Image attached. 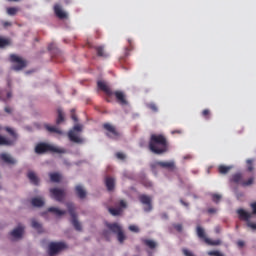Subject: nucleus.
I'll use <instances>...</instances> for the list:
<instances>
[{"label": "nucleus", "mask_w": 256, "mask_h": 256, "mask_svg": "<svg viewBox=\"0 0 256 256\" xmlns=\"http://www.w3.org/2000/svg\"><path fill=\"white\" fill-rule=\"evenodd\" d=\"M196 235L198 239H201L203 242L206 243V245H211L213 247L217 245H221V240H211L207 238V234L205 233V229L201 226L196 227Z\"/></svg>", "instance_id": "nucleus-5"}, {"label": "nucleus", "mask_w": 256, "mask_h": 256, "mask_svg": "<svg viewBox=\"0 0 256 256\" xmlns=\"http://www.w3.org/2000/svg\"><path fill=\"white\" fill-rule=\"evenodd\" d=\"M162 219H169V216L167 215V213L162 214Z\"/></svg>", "instance_id": "nucleus-55"}, {"label": "nucleus", "mask_w": 256, "mask_h": 256, "mask_svg": "<svg viewBox=\"0 0 256 256\" xmlns=\"http://www.w3.org/2000/svg\"><path fill=\"white\" fill-rule=\"evenodd\" d=\"M54 13L58 19H67V14L59 4L54 5Z\"/></svg>", "instance_id": "nucleus-16"}, {"label": "nucleus", "mask_w": 256, "mask_h": 256, "mask_svg": "<svg viewBox=\"0 0 256 256\" xmlns=\"http://www.w3.org/2000/svg\"><path fill=\"white\" fill-rule=\"evenodd\" d=\"M50 195L52 199H55V201H58L59 203H63L65 201L66 192L63 189L60 188H51L50 189Z\"/></svg>", "instance_id": "nucleus-13"}, {"label": "nucleus", "mask_w": 256, "mask_h": 256, "mask_svg": "<svg viewBox=\"0 0 256 256\" xmlns=\"http://www.w3.org/2000/svg\"><path fill=\"white\" fill-rule=\"evenodd\" d=\"M11 96H12L11 92H8V93H7V98H8V99H11Z\"/></svg>", "instance_id": "nucleus-57"}, {"label": "nucleus", "mask_w": 256, "mask_h": 256, "mask_svg": "<svg viewBox=\"0 0 256 256\" xmlns=\"http://www.w3.org/2000/svg\"><path fill=\"white\" fill-rule=\"evenodd\" d=\"M117 239L121 244L125 242V240L127 239V236H125V233L123 232V230L117 234Z\"/></svg>", "instance_id": "nucleus-36"}, {"label": "nucleus", "mask_w": 256, "mask_h": 256, "mask_svg": "<svg viewBox=\"0 0 256 256\" xmlns=\"http://www.w3.org/2000/svg\"><path fill=\"white\" fill-rule=\"evenodd\" d=\"M7 15H10L11 17L17 15L19 13V8L17 7H9L6 10Z\"/></svg>", "instance_id": "nucleus-32"}, {"label": "nucleus", "mask_w": 256, "mask_h": 256, "mask_svg": "<svg viewBox=\"0 0 256 256\" xmlns=\"http://www.w3.org/2000/svg\"><path fill=\"white\" fill-rule=\"evenodd\" d=\"M97 87L100 91H103V93H105V101L107 103H111V97L114 96L117 103H119L120 105H127V96L125 95V92L121 90L113 91V89H111V87H109L106 82L101 80L97 82Z\"/></svg>", "instance_id": "nucleus-2"}, {"label": "nucleus", "mask_w": 256, "mask_h": 256, "mask_svg": "<svg viewBox=\"0 0 256 256\" xmlns=\"http://www.w3.org/2000/svg\"><path fill=\"white\" fill-rule=\"evenodd\" d=\"M83 131V126L76 124L72 130L68 132V138L72 143L81 144L84 142L83 138L79 136V133Z\"/></svg>", "instance_id": "nucleus-6"}, {"label": "nucleus", "mask_w": 256, "mask_h": 256, "mask_svg": "<svg viewBox=\"0 0 256 256\" xmlns=\"http://www.w3.org/2000/svg\"><path fill=\"white\" fill-rule=\"evenodd\" d=\"M116 157H117V159H120L121 161H123L125 159V154H123L121 152H117Z\"/></svg>", "instance_id": "nucleus-44"}, {"label": "nucleus", "mask_w": 256, "mask_h": 256, "mask_svg": "<svg viewBox=\"0 0 256 256\" xmlns=\"http://www.w3.org/2000/svg\"><path fill=\"white\" fill-rule=\"evenodd\" d=\"M148 147L154 155H165L169 151V141L163 134H152Z\"/></svg>", "instance_id": "nucleus-1"}, {"label": "nucleus", "mask_w": 256, "mask_h": 256, "mask_svg": "<svg viewBox=\"0 0 256 256\" xmlns=\"http://www.w3.org/2000/svg\"><path fill=\"white\" fill-rule=\"evenodd\" d=\"M253 163H255L254 159H248L246 161L247 171H249V173H251L255 169V167L253 166Z\"/></svg>", "instance_id": "nucleus-35"}, {"label": "nucleus", "mask_w": 256, "mask_h": 256, "mask_svg": "<svg viewBox=\"0 0 256 256\" xmlns=\"http://www.w3.org/2000/svg\"><path fill=\"white\" fill-rule=\"evenodd\" d=\"M98 57H109V54L105 53V47L104 46H96L94 47Z\"/></svg>", "instance_id": "nucleus-26"}, {"label": "nucleus", "mask_w": 256, "mask_h": 256, "mask_svg": "<svg viewBox=\"0 0 256 256\" xmlns=\"http://www.w3.org/2000/svg\"><path fill=\"white\" fill-rule=\"evenodd\" d=\"M50 181L52 183H59L61 181V175L59 173H50Z\"/></svg>", "instance_id": "nucleus-33"}, {"label": "nucleus", "mask_w": 256, "mask_h": 256, "mask_svg": "<svg viewBox=\"0 0 256 256\" xmlns=\"http://www.w3.org/2000/svg\"><path fill=\"white\" fill-rule=\"evenodd\" d=\"M232 183H241L243 182V176L239 173L234 174L231 178Z\"/></svg>", "instance_id": "nucleus-34"}, {"label": "nucleus", "mask_w": 256, "mask_h": 256, "mask_svg": "<svg viewBox=\"0 0 256 256\" xmlns=\"http://www.w3.org/2000/svg\"><path fill=\"white\" fill-rule=\"evenodd\" d=\"M152 170H155L157 167H161L162 169H168L169 171H173L175 169V161H155L150 164Z\"/></svg>", "instance_id": "nucleus-10"}, {"label": "nucleus", "mask_w": 256, "mask_h": 256, "mask_svg": "<svg viewBox=\"0 0 256 256\" xmlns=\"http://www.w3.org/2000/svg\"><path fill=\"white\" fill-rule=\"evenodd\" d=\"M2 25L4 28H7V27H11V25H13V24L9 21H4V22H2Z\"/></svg>", "instance_id": "nucleus-49"}, {"label": "nucleus", "mask_w": 256, "mask_h": 256, "mask_svg": "<svg viewBox=\"0 0 256 256\" xmlns=\"http://www.w3.org/2000/svg\"><path fill=\"white\" fill-rule=\"evenodd\" d=\"M75 191H76V195H77V197H79V199H85V197H87V191H85V189H83V186L77 185L75 187Z\"/></svg>", "instance_id": "nucleus-21"}, {"label": "nucleus", "mask_w": 256, "mask_h": 256, "mask_svg": "<svg viewBox=\"0 0 256 256\" xmlns=\"http://www.w3.org/2000/svg\"><path fill=\"white\" fill-rule=\"evenodd\" d=\"M103 129H105L106 135L109 137V139H119L121 137V134L119 131H117V128L115 126L111 125L110 123H104Z\"/></svg>", "instance_id": "nucleus-11"}, {"label": "nucleus", "mask_w": 256, "mask_h": 256, "mask_svg": "<svg viewBox=\"0 0 256 256\" xmlns=\"http://www.w3.org/2000/svg\"><path fill=\"white\" fill-rule=\"evenodd\" d=\"M27 177L33 185H39V177H37V174H35V172H28Z\"/></svg>", "instance_id": "nucleus-23"}, {"label": "nucleus", "mask_w": 256, "mask_h": 256, "mask_svg": "<svg viewBox=\"0 0 256 256\" xmlns=\"http://www.w3.org/2000/svg\"><path fill=\"white\" fill-rule=\"evenodd\" d=\"M208 213H217V210L214 208H209Z\"/></svg>", "instance_id": "nucleus-54"}, {"label": "nucleus", "mask_w": 256, "mask_h": 256, "mask_svg": "<svg viewBox=\"0 0 256 256\" xmlns=\"http://www.w3.org/2000/svg\"><path fill=\"white\" fill-rule=\"evenodd\" d=\"M182 253L185 256H195V254H193V252L189 251L188 249H183Z\"/></svg>", "instance_id": "nucleus-43"}, {"label": "nucleus", "mask_w": 256, "mask_h": 256, "mask_svg": "<svg viewBox=\"0 0 256 256\" xmlns=\"http://www.w3.org/2000/svg\"><path fill=\"white\" fill-rule=\"evenodd\" d=\"M139 200L142 203V205L147 206L144 208V211H146V213H149V211L153 209V206L151 205V197L143 194V195H140Z\"/></svg>", "instance_id": "nucleus-14"}, {"label": "nucleus", "mask_w": 256, "mask_h": 256, "mask_svg": "<svg viewBox=\"0 0 256 256\" xmlns=\"http://www.w3.org/2000/svg\"><path fill=\"white\" fill-rule=\"evenodd\" d=\"M237 245H238V247H245V242H243L242 240H239L237 242Z\"/></svg>", "instance_id": "nucleus-52"}, {"label": "nucleus", "mask_w": 256, "mask_h": 256, "mask_svg": "<svg viewBox=\"0 0 256 256\" xmlns=\"http://www.w3.org/2000/svg\"><path fill=\"white\" fill-rule=\"evenodd\" d=\"M45 129L48 130L49 133H56L57 135H63V131H61L56 126H50L49 124H46Z\"/></svg>", "instance_id": "nucleus-25"}, {"label": "nucleus", "mask_w": 256, "mask_h": 256, "mask_svg": "<svg viewBox=\"0 0 256 256\" xmlns=\"http://www.w3.org/2000/svg\"><path fill=\"white\" fill-rule=\"evenodd\" d=\"M66 207L68 209V213L70 214L72 220V225L76 229V231H82L81 223L77 220V213L75 212V204L68 202L66 203Z\"/></svg>", "instance_id": "nucleus-7"}, {"label": "nucleus", "mask_w": 256, "mask_h": 256, "mask_svg": "<svg viewBox=\"0 0 256 256\" xmlns=\"http://www.w3.org/2000/svg\"><path fill=\"white\" fill-rule=\"evenodd\" d=\"M57 113L58 117L56 119V125H61V123L65 121V114L63 113V110L61 108L57 110Z\"/></svg>", "instance_id": "nucleus-27"}, {"label": "nucleus", "mask_w": 256, "mask_h": 256, "mask_svg": "<svg viewBox=\"0 0 256 256\" xmlns=\"http://www.w3.org/2000/svg\"><path fill=\"white\" fill-rule=\"evenodd\" d=\"M209 256H224L223 253L217 251V250H214V251H209L207 253Z\"/></svg>", "instance_id": "nucleus-39"}, {"label": "nucleus", "mask_w": 256, "mask_h": 256, "mask_svg": "<svg viewBox=\"0 0 256 256\" xmlns=\"http://www.w3.org/2000/svg\"><path fill=\"white\" fill-rule=\"evenodd\" d=\"M255 181V178L251 177L247 181L242 182V187H249L250 185H253Z\"/></svg>", "instance_id": "nucleus-38"}, {"label": "nucleus", "mask_w": 256, "mask_h": 256, "mask_svg": "<svg viewBox=\"0 0 256 256\" xmlns=\"http://www.w3.org/2000/svg\"><path fill=\"white\" fill-rule=\"evenodd\" d=\"M231 169H233V167L231 166H225V165L218 166V171L220 175H227V173H229Z\"/></svg>", "instance_id": "nucleus-28"}, {"label": "nucleus", "mask_w": 256, "mask_h": 256, "mask_svg": "<svg viewBox=\"0 0 256 256\" xmlns=\"http://www.w3.org/2000/svg\"><path fill=\"white\" fill-rule=\"evenodd\" d=\"M31 203L33 207H43V205H45V200L41 197H35L32 198Z\"/></svg>", "instance_id": "nucleus-24"}, {"label": "nucleus", "mask_w": 256, "mask_h": 256, "mask_svg": "<svg viewBox=\"0 0 256 256\" xmlns=\"http://www.w3.org/2000/svg\"><path fill=\"white\" fill-rule=\"evenodd\" d=\"M63 249H67V244L64 242H51L49 244V255H57V253H60Z\"/></svg>", "instance_id": "nucleus-12"}, {"label": "nucleus", "mask_w": 256, "mask_h": 256, "mask_svg": "<svg viewBox=\"0 0 256 256\" xmlns=\"http://www.w3.org/2000/svg\"><path fill=\"white\" fill-rule=\"evenodd\" d=\"M119 205H120L119 209H125L127 207V202H125L124 200H121L119 202Z\"/></svg>", "instance_id": "nucleus-45"}, {"label": "nucleus", "mask_w": 256, "mask_h": 256, "mask_svg": "<svg viewBox=\"0 0 256 256\" xmlns=\"http://www.w3.org/2000/svg\"><path fill=\"white\" fill-rule=\"evenodd\" d=\"M4 111H5V113H9V114L13 113V109H11V107H9V106L5 107Z\"/></svg>", "instance_id": "nucleus-51"}, {"label": "nucleus", "mask_w": 256, "mask_h": 256, "mask_svg": "<svg viewBox=\"0 0 256 256\" xmlns=\"http://www.w3.org/2000/svg\"><path fill=\"white\" fill-rule=\"evenodd\" d=\"M202 117H204V119H206V120L211 119V110L210 109H204L202 111Z\"/></svg>", "instance_id": "nucleus-37"}, {"label": "nucleus", "mask_w": 256, "mask_h": 256, "mask_svg": "<svg viewBox=\"0 0 256 256\" xmlns=\"http://www.w3.org/2000/svg\"><path fill=\"white\" fill-rule=\"evenodd\" d=\"M7 1H9L10 3H19V1L21 0H7Z\"/></svg>", "instance_id": "nucleus-56"}, {"label": "nucleus", "mask_w": 256, "mask_h": 256, "mask_svg": "<svg viewBox=\"0 0 256 256\" xmlns=\"http://www.w3.org/2000/svg\"><path fill=\"white\" fill-rule=\"evenodd\" d=\"M9 45H11L9 39L0 37V49H5V47H9Z\"/></svg>", "instance_id": "nucleus-29"}, {"label": "nucleus", "mask_w": 256, "mask_h": 256, "mask_svg": "<svg viewBox=\"0 0 256 256\" xmlns=\"http://www.w3.org/2000/svg\"><path fill=\"white\" fill-rule=\"evenodd\" d=\"M0 131H1V126H0Z\"/></svg>", "instance_id": "nucleus-62"}, {"label": "nucleus", "mask_w": 256, "mask_h": 256, "mask_svg": "<svg viewBox=\"0 0 256 256\" xmlns=\"http://www.w3.org/2000/svg\"><path fill=\"white\" fill-rule=\"evenodd\" d=\"M250 207L252 208V215H256V202H254V203H252L251 205H250Z\"/></svg>", "instance_id": "nucleus-46"}, {"label": "nucleus", "mask_w": 256, "mask_h": 256, "mask_svg": "<svg viewBox=\"0 0 256 256\" xmlns=\"http://www.w3.org/2000/svg\"><path fill=\"white\" fill-rule=\"evenodd\" d=\"M71 113V118L73 119V121L77 122V115H75V109H72Z\"/></svg>", "instance_id": "nucleus-48"}, {"label": "nucleus", "mask_w": 256, "mask_h": 256, "mask_svg": "<svg viewBox=\"0 0 256 256\" xmlns=\"http://www.w3.org/2000/svg\"><path fill=\"white\" fill-rule=\"evenodd\" d=\"M103 235H104V237H107V235H109V232L108 231H104Z\"/></svg>", "instance_id": "nucleus-58"}, {"label": "nucleus", "mask_w": 256, "mask_h": 256, "mask_svg": "<svg viewBox=\"0 0 256 256\" xmlns=\"http://www.w3.org/2000/svg\"><path fill=\"white\" fill-rule=\"evenodd\" d=\"M108 211L114 217H117V216L121 215V213H123V209H121V208H108Z\"/></svg>", "instance_id": "nucleus-30"}, {"label": "nucleus", "mask_w": 256, "mask_h": 256, "mask_svg": "<svg viewBox=\"0 0 256 256\" xmlns=\"http://www.w3.org/2000/svg\"><path fill=\"white\" fill-rule=\"evenodd\" d=\"M0 189H2V187L0 186Z\"/></svg>", "instance_id": "nucleus-63"}, {"label": "nucleus", "mask_w": 256, "mask_h": 256, "mask_svg": "<svg viewBox=\"0 0 256 256\" xmlns=\"http://www.w3.org/2000/svg\"><path fill=\"white\" fill-rule=\"evenodd\" d=\"M5 131L11 135L12 139L0 135V146L12 147V145H15V141H17V133L10 127H6Z\"/></svg>", "instance_id": "nucleus-4"}, {"label": "nucleus", "mask_w": 256, "mask_h": 256, "mask_svg": "<svg viewBox=\"0 0 256 256\" xmlns=\"http://www.w3.org/2000/svg\"><path fill=\"white\" fill-rule=\"evenodd\" d=\"M215 231H216V233H220L221 230L219 229V227H216Z\"/></svg>", "instance_id": "nucleus-59"}, {"label": "nucleus", "mask_w": 256, "mask_h": 256, "mask_svg": "<svg viewBox=\"0 0 256 256\" xmlns=\"http://www.w3.org/2000/svg\"><path fill=\"white\" fill-rule=\"evenodd\" d=\"M237 214L241 221H246L247 227H250V229L256 230V224L252 223L250 220L253 217L252 213H249L243 209H238Z\"/></svg>", "instance_id": "nucleus-9"}, {"label": "nucleus", "mask_w": 256, "mask_h": 256, "mask_svg": "<svg viewBox=\"0 0 256 256\" xmlns=\"http://www.w3.org/2000/svg\"><path fill=\"white\" fill-rule=\"evenodd\" d=\"M141 243L148 247V249H155L157 247V242L147 239V238H141Z\"/></svg>", "instance_id": "nucleus-20"}, {"label": "nucleus", "mask_w": 256, "mask_h": 256, "mask_svg": "<svg viewBox=\"0 0 256 256\" xmlns=\"http://www.w3.org/2000/svg\"><path fill=\"white\" fill-rule=\"evenodd\" d=\"M212 201H214V203H219L221 201V195L213 194L212 195Z\"/></svg>", "instance_id": "nucleus-40"}, {"label": "nucleus", "mask_w": 256, "mask_h": 256, "mask_svg": "<svg viewBox=\"0 0 256 256\" xmlns=\"http://www.w3.org/2000/svg\"><path fill=\"white\" fill-rule=\"evenodd\" d=\"M0 158L4 163H7V165H15V163H17V160H15L13 157H11V155L7 153H2Z\"/></svg>", "instance_id": "nucleus-18"}, {"label": "nucleus", "mask_w": 256, "mask_h": 256, "mask_svg": "<svg viewBox=\"0 0 256 256\" xmlns=\"http://www.w3.org/2000/svg\"><path fill=\"white\" fill-rule=\"evenodd\" d=\"M129 231H132L133 233H139V227L136 225H130Z\"/></svg>", "instance_id": "nucleus-42"}, {"label": "nucleus", "mask_w": 256, "mask_h": 256, "mask_svg": "<svg viewBox=\"0 0 256 256\" xmlns=\"http://www.w3.org/2000/svg\"><path fill=\"white\" fill-rule=\"evenodd\" d=\"M35 153L37 155H45V153H67L63 148H57L51 144L40 142L35 146Z\"/></svg>", "instance_id": "nucleus-3"}, {"label": "nucleus", "mask_w": 256, "mask_h": 256, "mask_svg": "<svg viewBox=\"0 0 256 256\" xmlns=\"http://www.w3.org/2000/svg\"><path fill=\"white\" fill-rule=\"evenodd\" d=\"M181 203H183L184 205H187V203H185V202H183V201H181Z\"/></svg>", "instance_id": "nucleus-61"}, {"label": "nucleus", "mask_w": 256, "mask_h": 256, "mask_svg": "<svg viewBox=\"0 0 256 256\" xmlns=\"http://www.w3.org/2000/svg\"><path fill=\"white\" fill-rule=\"evenodd\" d=\"M175 133H177L178 135H181L182 131L181 130L172 131V135H175Z\"/></svg>", "instance_id": "nucleus-53"}, {"label": "nucleus", "mask_w": 256, "mask_h": 256, "mask_svg": "<svg viewBox=\"0 0 256 256\" xmlns=\"http://www.w3.org/2000/svg\"><path fill=\"white\" fill-rule=\"evenodd\" d=\"M48 49H49V51H51V49H52V48H51V45H50V46H48Z\"/></svg>", "instance_id": "nucleus-60"}, {"label": "nucleus", "mask_w": 256, "mask_h": 256, "mask_svg": "<svg viewBox=\"0 0 256 256\" xmlns=\"http://www.w3.org/2000/svg\"><path fill=\"white\" fill-rule=\"evenodd\" d=\"M149 109H151V111L157 112V105H155V104H150V105H149Z\"/></svg>", "instance_id": "nucleus-50"}, {"label": "nucleus", "mask_w": 256, "mask_h": 256, "mask_svg": "<svg viewBox=\"0 0 256 256\" xmlns=\"http://www.w3.org/2000/svg\"><path fill=\"white\" fill-rule=\"evenodd\" d=\"M32 227L33 229H36L38 233H43V226H41V224L35 219L32 220Z\"/></svg>", "instance_id": "nucleus-31"}, {"label": "nucleus", "mask_w": 256, "mask_h": 256, "mask_svg": "<svg viewBox=\"0 0 256 256\" xmlns=\"http://www.w3.org/2000/svg\"><path fill=\"white\" fill-rule=\"evenodd\" d=\"M25 232V227L22 225H18L12 232H10L11 237L14 239H21L23 237V233Z\"/></svg>", "instance_id": "nucleus-15"}, {"label": "nucleus", "mask_w": 256, "mask_h": 256, "mask_svg": "<svg viewBox=\"0 0 256 256\" xmlns=\"http://www.w3.org/2000/svg\"><path fill=\"white\" fill-rule=\"evenodd\" d=\"M106 227L112 231V233H115V235H118L123 231V228L118 223H106Z\"/></svg>", "instance_id": "nucleus-17"}, {"label": "nucleus", "mask_w": 256, "mask_h": 256, "mask_svg": "<svg viewBox=\"0 0 256 256\" xmlns=\"http://www.w3.org/2000/svg\"><path fill=\"white\" fill-rule=\"evenodd\" d=\"M173 227L175 230L178 231V233H181V231H183V224H173Z\"/></svg>", "instance_id": "nucleus-41"}, {"label": "nucleus", "mask_w": 256, "mask_h": 256, "mask_svg": "<svg viewBox=\"0 0 256 256\" xmlns=\"http://www.w3.org/2000/svg\"><path fill=\"white\" fill-rule=\"evenodd\" d=\"M48 213H53L54 215H56V217H62V215L67 214V211L59 210V208L56 207H50L48 208Z\"/></svg>", "instance_id": "nucleus-22"}, {"label": "nucleus", "mask_w": 256, "mask_h": 256, "mask_svg": "<svg viewBox=\"0 0 256 256\" xmlns=\"http://www.w3.org/2000/svg\"><path fill=\"white\" fill-rule=\"evenodd\" d=\"M128 43H129V48H126V49H127V51H132V49H133V40L128 39Z\"/></svg>", "instance_id": "nucleus-47"}, {"label": "nucleus", "mask_w": 256, "mask_h": 256, "mask_svg": "<svg viewBox=\"0 0 256 256\" xmlns=\"http://www.w3.org/2000/svg\"><path fill=\"white\" fill-rule=\"evenodd\" d=\"M105 185H106L107 191H113L115 189V178L106 177L105 178Z\"/></svg>", "instance_id": "nucleus-19"}, {"label": "nucleus", "mask_w": 256, "mask_h": 256, "mask_svg": "<svg viewBox=\"0 0 256 256\" xmlns=\"http://www.w3.org/2000/svg\"><path fill=\"white\" fill-rule=\"evenodd\" d=\"M10 63H14L12 66L13 71H21V69H25V67H27V62L16 54L10 55Z\"/></svg>", "instance_id": "nucleus-8"}]
</instances>
